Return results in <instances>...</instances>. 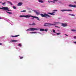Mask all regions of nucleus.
Returning <instances> with one entry per match:
<instances>
[{
  "mask_svg": "<svg viewBox=\"0 0 76 76\" xmlns=\"http://www.w3.org/2000/svg\"><path fill=\"white\" fill-rule=\"evenodd\" d=\"M40 31H45V29L43 28H41L40 29Z\"/></svg>",
  "mask_w": 76,
  "mask_h": 76,
  "instance_id": "14",
  "label": "nucleus"
},
{
  "mask_svg": "<svg viewBox=\"0 0 76 76\" xmlns=\"http://www.w3.org/2000/svg\"><path fill=\"white\" fill-rule=\"evenodd\" d=\"M39 3H44V2H43L41 0H39Z\"/></svg>",
  "mask_w": 76,
  "mask_h": 76,
  "instance_id": "15",
  "label": "nucleus"
},
{
  "mask_svg": "<svg viewBox=\"0 0 76 76\" xmlns=\"http://www.w3.org/2000/svg\"><path fill=\"white\" fill-rule=\"evenodd\" d=\"M18 46H19V47H22V45H21L19 44L18 45Z\"/></svg>",
  "mask_w": 76,
  "mask_h": 76,
  "instance_id": "31",
  "label": "nucleus"
},
{
  "mask_svg": "<svg viewBox=\"0 0 76 76\" xmlns=\"http://www.w3.org/2000/svg\"><path fill=\"white\" fill-rule=\"evenodd\" d=\"M22 4V3L20 2L18 4V6H21Z\"/></svg>",
  "mask_w": 76,
  "mask_h": 76,
  "instance_id": "10",
  "label": "nucleus"
},
{
  "mask_svg": "<svg viewBox=\"0 0 76 76\" xmlns=\"http://www.w3.org/2000/svg\"><path fill=\"white\" fill-rule=\"evenodd\" d=\"M51 2L52 3H55V1H51Z\"/></svg>",
  "mask_w": 76,
  "mask_h": 76,
  "instance_id": "36",
  "label": "nucleus"
},
{
  "mask_svg": "<svg viewBox=\"0 0 76 76\" xmlns=\"http://www.w3.org/2000/svg\"><path fill=\"white\" fill-rule=\"evenodd\" d=\"M71 16H75V15L73 14H71Z\"/></svg>",
  "mask_w": 76,
  "mask_h": 76,
  "instance_id": "27",
  "label": "nucleus"
},
{
  "mask_svg": "<svg viewBox=\"0 0 76 76\" xmlns=\"http://www.w3.org/2000/svg\"><path fill=\"white\" fill-rule=\"evenodd\" d=\"M66 11H69V12H72V10H66Z\"/></svg>",
  "mask_w": 76,
  "mask_h": 76,
  "instance_id": "20",
  "label": "nucleus"
},
{
  "mask_svg": "<svg viewBox=\"0 0 76 76\" xmlns=\"http://www.w3.org/2000/svg\"><path fill=\"white\" fill-rule=\"evenodd\" d=\"M45 31H46V32H47L48 31V30H47V29H46L45 30Z\"/></svg>",
  "mask_w": 76,
  "mask_h": 76,
  "instance_id": "29",
  "label": "nucleus"
},
{
  "mask_svg": "<svg viewBox=\"0 0 76 76\" xmlns=\"http://www.w3.org/2000/svg\"><path fill=\"white\" fill-rule=\"evenodd\" d=\"M31 31V28H30L28 29L26 31Z\"/></svg>",
  "mask_w": 76,
  "mask_h": 76,
  "instance_id": "21",
  "label": "nucleus"
},
{
  "mask_svg": "<svg viewBox=\"0 0 76 76\" xmlns=\"http://www.w3.org/2000/svg\"><path fill=\"white\" fill-rule=\"evenodd\" d=\"M20 59H22L23 58V57H20Z\"/></svg>",
  "mask_w": 76,
  "mask_h": 76,
  "instance_id": "30",
  "label": "nucleus"
},
{
  "mask_svg": "<svg viewBox=\"0 0 76 76\" xmlns=\"http://www.w3.org/2000/svg\"><path fill=\"white\" fill-rule=\"evenodd\" d=\"M53 24H51L50 25H57V24H58L59 23H60V22H55L54 23H53Z\"/></svg>",
  "mask_w": 76,
  "mask_h": 76,
  "instance_id": "5",
  "label": "nucleus"
},
{
  "mask_svg": "<svg viewBox=\"0 0 76 76\" xmlns=\"http://www.w3.org/2000/svg\"><path fill=\"white\" fill-rule=\"evenodd\" d=\"M26 12V10H23L22 11H21V12Z\"/></svg>",
  "mask_w": 76,
  "mask_h": 76,
  "instance_id": "26",
  "label": "nucleus"
},
{
  "mask_svg": "<svg viewBox=\"0 0 76 76\" xmlns=\"http://www.w3.org/2000/svg\"><path fill=\"white\" fill-rule=\"evenodd\" d=\"M55 27H56V28H60V27L57 26H55Z\"/></svg>",
  "mask_w": 76,
  "mask_h": 76,
  "instance_id": "32",
  "label": "nucleus"
},
{
  "mask_svg": "<svg viewBox=\"0 0 76 76\" xmlns=\"http://www.w3.org/2000/svg\"><path fill=\"white\" fill-rule=\"evenodd\" d=\"M29 25H30L33 26H35L36 25V24H35L34 23H32V24L29 23Z\"/></svg>",
  "mask_w": 76,
  "mask_h": 76,
  "instance_id": "8",
  "label": "nucleus"
},
{
  "mask_svg": "<svg viewBox=\"0 0 76 76\" xmlns=\"http://www.w3.org/2000/svg\"><path fill=\"white\" fill-rule=\"evenodd\" d=\"M53 33H56V32L55 31V30H53Z\"/></svg>",
  "mask_w": 76,
  "mask_h": 76,
  "instance_id": "34",
  "label": "nucleus"
},
{
  "mask_svg": "<svg viewBox=\"0 0 76 76\" xmlns=\"http://www.w3.org/2000/svg\"><path fill=\"white\" fill-rule=\"evenodd\" d=\"M74 3H75V4H76V1H74Z\"/></svg>",
  "mask_w": 76,
  "mask_h": 76,
  "instance_id": "40",
  "label": "nucleus"
},
{
  "mask_svg": "<svg viewBox=\"0 0 76 76\" xmlns=\"http://www.w3.org/2000/svg\"><path fill=\"white\" fill-rule=\"evenodd\" d=\"M61 26L63 27H66V26H67V24L66 23H61Z\"/></svg>",
  "mask_w": 76,
  "mask_h": 76,
  "instance_id": "4",
  "label": "nucleus"
},
{
  "mask_svg": "<svg viewBox=\"0 0 76 76\" xmlns=\"http://www.w3.org/2000/svg\"><path fill=\"white\" fill-rule=\"evenodd\" d=\"M53 11H54L55 12H57V10H53Z\"/></svg>",
  "mask_w": 76,
  "mask_h": 76,
  "instance_id": "33",
  "label": "nucleus"
},
{
  "mask_svg": "<svg viewBox=\"0 0 76 76\" xmlns=\"http://www.w3.org/2000/svg\"><path fill=\"white\" fill-rule=\"evenodd\" d=\"M36 15H39V14H40V13L39 12H36Z\"/></svg>",
  "mask_w": 76,
  "mask_h": 76,
  "instance_id": "18",
  "label": "nucleus"
},
{
  "mask_svg": "<svg viewBox=\"0 0 76 76\" xmlns=\"http://www.w3.org/2000/svg\"><path fill=\"white\" fill-rule=\"evenodd\" d=\"M56 34H57V35H60V34H61V33H56Z\"/></svg>",
  "mask_w": 76,
  "mask_h": 76,
  "instance_id": "28",
  "label": "nucleus"
},
{
  "mask_svg": "<svg viewBox=\"0 0 76 76\" xmlns=\"http://www.w3.org/2000/svg\"><path fill=\"white\" fill-rule=\"evenodd\" d=\"M34 12H35L36 13V12H37L36 11V10H34Z\"/></svg>",
  "mask_w": 76,
  "mask_h": 76,
  "instance_id": "38",
  "label": "nucleus"
},
{
  "mask_svg": "<svg viewBox=\"0 0 76 76\" xmlns=\"http://www.w3.org/2000/svg\"><path fill=\"white\" fill-rule=\"evenodd\" d=\"M48 25H51V24L48 23H45V24L44 25V26H48Z\"/></svg>",
  "mask_w": 76,
  "mask_h": 76,
  "instance_id": "9",
  "label": "nucleus"
},
{
  "mask_svg": "<svg viewBox=\"0 0 76 76\" xmlns=\"http://www.w3.org/2000/svg\"><path fill=\"white\" fill-rule=\"evenodd\" d=\"M71 31H72L73 32H76V30H74V29H72L71 30Z\"/></svg>",
  "mask_w": 76,
  "mask_h": 76,
  "instance_id": "22",
  "label": "nucleus"
},
{
  "mask_svg": "<svg viewBox=\"0 0 76 76\" xmlns=\"http://www.w3.org/2000/svg\"><path fill=\"white\" fill-rule=\"evenodd\" d=\"M2 8H0V9H2V10H6V11H11L10 10H9V8L8 7H2Z\"/></svg>",
  "mask_w": 76,
  "mask_h": 76,
  "instance_id": "3",
  "label": "nucleus"
},
{
  "mask_svg": "<svg viewBox=\"0 0 76 76\" xmlns=\"http://www.w3.org/2000/svg\"><path fill=\"white\" fill-rule=\"evenodd\" d=\"M0 45H2V44L1 43H0Z\"/></svg>",
  "mask_w": 76,
  "mask_h": 76,
  "instance_id": "47",
  "label": "nucleus"
},
{
  "mask_svg": "<svg viewBox=\"0 0 76 76\" xmlns=\"http://www.w3.org/2000/svg\"><path fill=\"white\" fill-rule=\"evenodd\" d=\"M6 1H7V0H5Z\"/></svg>",
  "mask_w": 76,
  "mask_h": 76,
  "instance_id": "50",
  "label": "nucleus"
},
{
  "mask_svg": "<svg viewBox=\"0 0 76 76\" xmlns=\"http://www.w3.org/2000/svg\"><path fill=\"white\" fill-rule=\"evenodd\" d=\"M6 2H4L3 3H2V4L3 5V6H4L6 4Z\"/></svg>",
  "mask_w": 76,
  "mask_h": 76,
  "instance_id": "19",
  "label": "nucleus"
},
{
  "mask_svg": "<svg viewBox=\"0 0 76 76\" xmlns=\"http://www.w3.org/2000/svg\"><path fill=\"white\" fill-rule=\"evenodd\" d=\"M74 38H76V36H75L74 37Z\"/></svg>",
  "mask_w": 76,
  "mask_h": 76,
  "instance_id": "48",
  "label": "nucleus"
},
{
  "mask_svg": "<svg viewBox=\"0 0 76 76\" xmlns=\"http://www.w3.org/2000/svg\"><path fill=\"white\" fill-rule=\"evenodd\" d=\"M30 33L31 34H37L36 32H31Z\"/></svg>",
  "mask_w": 76,
  "mask_h": 76,
  "instance_id": "23",
  "label": "nucleus"
},
{
  "mask_svg": "<svg viewBox=\"0 0 76 76\" xmlns=\"http://www.w3.org/2000/svg\"><path fill=\"white\" fill-rule=\"evenodd\" d=\"M13 7L14 9H16V7L15 6H13Z\"/></svg>",
  "mask_w": 76,
  "mask_h": 76,
  "instance_id": "25",
  "label": "nucleus"
},
{
  "mask_svg": "<svg viewBox=\"0 0 76 76\" xmlns=\"http://www.w3.org/2000/svg\"><path fill=\"white\" fill-rule=\"evenodd\" d=\"M40 15L42 17L46 18H47V17H49V18H50L51 17V16L46 13H44V14H41Z\"/></svg>",
  "mask_w": 76,
  "mask_h": 76,
  "instance_id": "2",
  "label": "nucleus"
},
{
  "mask_svg": "<svg viewBox=\"0 0 76 76\" xmlns=\"http://www.w3.org/2000/svg\"><path fill=\"white\" fill-rule=\"evenodd\" d=\"M73 42L74 43H76V42Z\"/></svg>",
  "mask_w": 76,
  "mask_h": 76,
  "instance_id": "44",
  "label": "nucleus"
},
{
  "mask_svg": "<svg viewBox=\"0 0 76 76\" xmlns=\"http://www.w3.org/2000/svg\"><path fill=\"white\" fill-rule=\"evenodd\" d=\"M35 30H36V31H38V29H37V28H31V31H35Z\"/></svg>",
  "mask_w": 76,
  "mask_h": 76,
  "instance_id": "7",
  "label": "nucleus"
},
{
  "mask_svg": "<svg viewBox=\"0 0 76 76\" xmlns=\"http://www.w3.org/2000/svg\"><path fill=\"white\" fill-rule=\"evenodd\" d=\"M69 7H76V5H72L71 4L69 5Z\"/></svg>",
  "mask_w": 76,
  "mask_h": 76,
  "instance_id": "6",
  "label": "nucleus"
},
{
  "mask_svg": "<svg viewBox=\"0 0 76 76\" xmlns=\"http://www.w3.org/2000/svg\"><path fill=\"white\" fill-rule=\"evenodd\" d=\"M18 41V40H13L11 41V42H17Z\"/></svg>",
  "mask_w": 76,
  "mask_h": 76,
  "instance_id": "11",
  "label": "nucleus"
},
{
  "mask_svg": "<svg viewBox=\"0 0 76 76\" xmlns=\"http://www.w3.org/2000/svg\"><path fill=\"white\" fill-rule=\"evenodd\" d=\"M61 12H65L66 11V10H61Z\"/></svg>",
  "mask_w": 76,
  "mask_h": 76,
  "instance_id": "16",
  "label": "nucleus"
},
{
  "mask_svg": "<svg viewBox=\"0 0 76 76\" xmlns=\"http://www.w3.org/2000/svg\"><path fill=\"white\" fill-rule=\"evenodd\" d=\"M52 13H55V12H52Z\"/></svg>",
  "mask_w": 76,
  "mask_h": 76,
  "instance_id": "45",
  "label": "nucleus"
},
{
  "mask_svg": "<svg viewBox=\"0 0 76 76\" xmlns=\"http://www.w3.org/2000/svg\"><path fill=\"white\" fill-rule=\"evenodd\" d=\"M72 15V14H69V15Z\"/></svg>",
  "mask_w": 76,
  "mask_h": 76,
  "instance_id": "43",
  "label": "nucleus"
},
{
  "mask_svg": "<svg viewBox=\"0 0 76 76\" xmlns=\"http://www.w3.org/2000/svg\"><path fill=\"white\" fill-rule=\"evenodd\" d=\"M19 35H16L15 36H12L11 37H18V36H19Z\"/></svg>",
  "mask_w": 76,
  "mask_h": 76,
  "instance_id": "12",
  "label": "nucleus"
},
{
  "mask_svg": "<svg viewBox=\"0 0 76 76\" xmlns=\"http://www.w3.org/2000/svg\"><path fill=\"white\" fill-rule=\"evenodd\" d=\"M50 15H55V14L54 13H50Z\"/></svg>",
  "mask_w": 76,
  "mask_h": 76,
  "instance_id": "24",
  "label": "nucleus"
},
{
  "mask_svg": "<svg viewBox=\"0 0 76 76\" xmlns=\"http://www.w3.org/2000/svg\"><path fill=\"white\" fill-rule=\"evenodd\" d=\"M65 35H66V36H68V35H67V34H65Z\"/></svg>",
  "mask_w": 76,
  "mask_h": 76,
  "instance_id": "42",
  "label": "nucleus"
},
{
  "mask_svg": "<svg viewBox=\"0 0 76 76\" xmlns=\"http://www.w3.org/2000/svg\"><path fill=\"white\" fill-rule=\"evenodd\" d=\"M34 18H31V19H32V20H34Z\"/></svg>",
  "mask_w": 76,
  "mask_h": 76,
  "instance_id": "39",
  "label": "nucleus"
},
{
  "mask_svg": "<svg viewBox=\"0 0 76 76\" xmlns=\"http://www.w3.org/2000/svg\"><path fill=\"white\" fill-rule=\"evenodd\" d=\"M2 19V18H1L0 17V19Z\"/></svg>",
  "mask_w": 76,
  "mask_h": 76,
  "instance_id": "46",
  "label": "nucleus"
},
{
  "mask_svg": "<svg viewBox=\"0 0 76 76\" xmlns=\"http://www.w3.org/2000/svg\"><path fill=\"white\" fill-rule=\"evenodd\" d=\"M7 13H9V14H10V15H12V12H9L6 11Z\"/></svg>",
  "mask_w": 76,
  "mask_h": 76,
  "instance_id": "17",
  "label": "nucleus"
},
{
  "mask_svg": "<svg viewBox=\"0 0 76 76\" xmlns=\"http://www.w3.org/2000/svg\"><path fill=\"white\" fill-rule=\"evenodd\" d=\"M53 1H58V0H53Z\"/></svg>",
  "mask_w": 76,
  "mask_h": 76,
  "instance_id": "35",
  "label": "nucleus"
},
{
  "mask_svg": "<svg viewBox=\"0 0 76 76\" xmlns=\"http://www.w3.org/2000/svg\"><path fill=\"white\" fill-rule=\"evenodd\" d=\"M51 12H48V14H50V13Z\"/></svg>",
  "mask_w": 76,
  "mask_h": 76,
  "instance_id": "41",
  "label": "nucleus"
},
{
  "mask_svg": "<svg viewBox=\"0 0 76 76\" xmlns=\"http://www.w3.org/2000/svg\"><path fill=\"white\" fill-rule=\"evenodd\" d=\"M7 2L8 3H9V4H10L11 5H13V4L10 1H7Z\"/></svg>",
  "mask_w": 76,
  "mask_h": 76,
  "instance_id": "13",
  "label": "nucleus"
},
{
  "mask_svg": "<svg viewBox=\"0 0 76 76\" xmlns=\"http://www.w3.org/2000/svg\"><path fill=\"white\" fill-rule=\"evenodd\" d=\"M0 3H2V2L0 1Z\"/></svg>",
  "mask_w": 76,
  "mask_h": 76,
  "instance_id": "49",
  "label": "nucleus"
},
{
  "mask_svg": "<svg viewBox=\"0 0 76 76\" xmlns=\"http://www.w3.org/2000/svg\"><path fill=\"white\" fill-rule=\"evenodd\" d=\"M48 3H51V1H48Z\"/></svg>",
  "mask_w": 76,
  "mask_h": 76,
  "instance_id": "37",
  "label": "nucleus"
},
{
  "mask_svg": "<svg viewBox=\"0 0 76 76\" xmlns=\"http://www.w3.org/2000/svg\"><path fill=\"white\" fill-rule=\"evenodd\" d=\"M20 17H22L23 18H29L30 17H31V18H35V19H37V20H39V18L37 16H32L30 15H20Z\"/></svg>",
  "mask_w": 76,
  "mask_h": 76,
  "instance_id": "1",
  "label": "nucleus"
}]
</instances>
